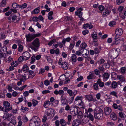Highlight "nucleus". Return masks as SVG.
Instances as JSON below:
<instances>
[{"label":"nucleus","instance_id":"1","mask_svg":"<svg viewBox=\"0 0 126 126\" xmlns=\"http://www.w3.org/2000/svg\"><path fill=\"white\" fill-rule=\"evenodd\" d=\"M32 45L30 46V47L35 52L37 51L40 45L39 39L36 38L32 42Z\"/></svg>","mask_w":126,"mask_h":126},{"label":"nucleus","instance_id":"2","mask_svg":"<svg viewBox=\"0 0 126 126\" xmlns=\"http://www.w3.org/2000/svg\"><path fill=\"white\" fill-rule=\"evenodd\" d=\"M103 110L101 109L96 111V113H95L94 116L95 118L98 119H102L103 117Z\"/></svg>","mask_w":126,"mask_h":126},{"label":"nucleus","instance_id":"3","mask_svg":"<svg viewBox=\"0 0 126 126\" xmlns=\"http://www.w3.org/2000/svg\"><path fill=\"white\" fill-rule=\"evenodd\" d=\"M14 116L10 113H8L6 114H4L3 117V118L4 120L7 119L8 121H10L12 120V118H13Z\"/></svg>","mask_w":126,"mask_h":126},{"label":"nucleus","instance_id":"4","mask_svg":"<svg viewBox=\"0 0 126 126\" xmlns=\"http://www.w3.org/2000/svg\"><path fill=\"white\" fill-rule=\"evenodd\" d=\"M33 36L32 34L30 33L28 34H26L25 37L26 39V41L28 42H31L34 39Z\"/></svg>","mask_w":126,"mask_h":126},{"label":"nucleus","instance_id":"5","mask_svg":"<svg viewBox=\"0 0 126 126\" xmlns=\"http://www.w3.org/2000/svg\"><path fill=\"white\" fill-rule=\"evenodd\" d=\"M58 64L61 65V67L64 70H66L68 68V65L67 63L66 62H63L62 63L60 61L58 62Z\"/></svg>","mask_w":126,"mask_h":126},{"label":"nucleus","instance_id":"6","mask_svg":"<svg viewBox=\"0 0 126 126\" xmlns=\"http://www.w3.org/2000/svg\"><path fill=\"white\" fill-rule=\"evenodd\" d=\"M88 118L92 121H93L94 120L93 116L91 113H89V114H88V113H85L84 120Z\"/></svg>","mask_w":126,"mask_h":126},{"label":"nucleus","instance_id":"7","mask_svg":"<svg viewBox=\"0 0 126 126\" xmlns=\"http://www.w3.org/2000/svg\"><path fill=\"white\" fill-rule=\"evenodd\" d=\"M22 56L23 60H26L30 58V57L29 53L27 51L25 52L22 54Z\"/></svg>","mask_w":126,"mask_h":126},{"label":"nucleus","instance_id":"8","mask_svg":"<svg viewBox=\"0 0 126 126\" xmlns=\"http://www.w3.org/2000/svg\"><path fill=\"white\" fill-rule=\"evenodd\" d=\"M112 51V55L114 58H116L118 55L119 54V52L120 51V50L119 48H117L114 49Z\"/></svg>","mask_w":126,"mask_h":126},{"label":"nucleus","instance_id":"9","mask_svg":"<svg viewBox=\"0 0 126 126\" xmlns=\"http://www.w3.org/2000/svg\"><path fill=\"white\" fill-rule=\"evenodd\" d=\"M32 120L35 122H34L36 126H39L40 124V119L37 116L33 117L32 118Z\"/></svg>","mask_w":126,"mask_h":126},{"label":"nucleus","instance_id":"10","mask_svg":"<svg viewBox=\"0 0 126 126\" xmlns=\"http://www.w3.org/2000/svg\"><path fill=\"white\" fill-rule=\"evenodd\" d=\"M82 10H83L82 8H79L78 9L77 11L76 12H75V15H76L78 16L79 17H81L82 16V13L81 12Z\"/></svg>","mask_w":126,"mask_h":126},{"label":"nucleus","instance_id":"11","mask_svg":"<svg viewBox=\"0 0 126 126\" xmlns=\"http://www.w3.org/2000/svg\"><path fill=\"white\" fill-rule=\"evenodd\" d=\"M104 112L107 115H109L111 112V109L109 107L106 108L104 109Z\"/></svg>","mask_w":126,"mask_h":126},{"label":"nucleus","instance_id":"12","mask_svg":"<svg viewBox=\"0 0 126 126\" xmlns=\"http://www.w3.org/2000/svg\"><path fill=\"white\" fill-rule=\"evenodd\" d=\"M123 30L122 29L118 28L116 30L115 33L116 35H121L123 33Z\"/></svg>","mask_w":126,"mask_h":126},{"label":"nucleus","instance_id":"13","mask_svg":"<svg viewBox=\"0 0 126 126\" xmlns=\"http://www.w3.org/2000/svg\"><path fill=\"white\" fill-rule=\"evenodd\" d=\"M78 105V107L79 108H84V105L83 102L81 101L79 103L75 104Z\"/></svg>","mask_w":126,"mask_h":126},{"label":"nucleus","instance_id":"14","mask_svg":"<svg viewBox=\"0 0 126 126\" xmlns=\"http://www.w3.org/2000/svg\"><path fill=\"white\" fill-rule=\"evenodd\" d=\"M78 109L76 108H74L72 111H70V112L73 115L75 116L78 114Z\"/></svg>","mask_w":126,"mask_h":126},{"label":"nucleus","instance_id":"15","mask_svg":"<svg viewBox=\"0 0 126 126\" xmlns=\"http://www.w3.org/2000/svg\"><path fill=\"white\" fill-rule=\"evenodd\" d=\"M40 8V7H39L35 9L31 12L32 14H37L40 12L39 9Z\"/></svg>","mask_w":126,"mask_h":126},{"label":"nucleus","instance_id":"16","mask_svg":"<svg viewBox=\"0 0 126 126\" xmlns=\"http://www.w3.org/2000/svg\"><path fill=\"white\" fill-rule=\"evenodd\" d=\"M117 79L121 82H124L125 80V77L122 75H118L117 76Z\"/></svg>","mask_w":126,"mask_h":126},{"label":"nucleus","instance_id":"17","mask_svg":"<svg viewBox=\"0 0 126 126\" xmlns=\"http://www.w3.org/2000/svg\"><path fill=\"white\" fill-rule=\"evenodd\" d=\"M50 101H45L44 104L43 106L45 108H49L50 105Z\"/></svg>","mask_w":126,"mask_h":126},{"label":"nucleus","instance_id":"18","mask_svg":"<svg viewBox=\"0 0 126 126\" xmlns=\"http://www.w3.org/2000/svg\"><path fill=\"white\" fill-rule=\"evenodd\" d=\"M110 117L111 119L113 120H115L117 119L116 114L114 112H112L111 114Z\"/></svg>","mask_w":126,"mask_h":126},{"label":"nucleus","instance_id":"19","mask_svg":"<svg viewBox=\"0 0 126 126\" xmlns=\"http://www.w3.org/2000/svg\"><path fill=\"white\" fill-rule=\"evenodd\" d=\"M64 93L63 91L62 90H60L59 91L56 90L54 92V94L56 95L58 94L60 95H63V94Z\"/></svg>","mask_w":126,"mask_h":126},{"label":"nucleus","instance_id":"20","mask_svg":"<svg viewBox=\"0 0 126 126\" xmlns=\"http://www.w3.org/2000/svg\"><path fill=\"white\" fill-rule=\"evenodd\" d=\"M82 97L81 96H77L75 99V101L74 103L75 104L76 103H77L78 101L80 102L82 101Z\"/></svg>","mask_w":126,"mask_h":126},{"label":"nucleus","instance_id":"21","mask_svg":"<svg viewBox=\"0 0 126 126\" xmlns=\"http://www.w3.org/2000/svg\"><path fill=\"white\" fill-rule=\"evenodd\" d=\"M97 83L101 87H103L104 86V82L101 81L100 79H98Z\"/></svg>","mask_w":126,"mask_h":126},{"label":"nucleus","instance_id":"22","mask_svg":"<svg viewBox=\"0 0 126 126\" xmlns=\"http://www.w3.org/2000/svg\"><path fill=\"white\" fill-rule=\"evenodd\" d=\"M119 115L123 120H124L125 119L126 116L125 114L123 112H119Z\"/></svg>","mask_w":126,"mask_h":126},{"label":"nucleus","instance_id":"23","mask_svg":"<svg viewBox=\"0 0 126 126\" xmlns=\"http://www.w3.org/2000/svg\"><path fill=\"white\" fill-rule=\"evenodd\" d=\"M118 75H117L116 73L113 72L111 74V77L112 79L114 80L117 78V76Z\"/></svg>","mask_w":126,"mask_h":126},{"label":"nucleus","instance_id":"24","mask_svg":"<svg viewBox=\"0 0 126 126\" xmlns=\"http://www.w3.org/2000/svg\"><path fill=\"white\" fill-rule=\"evenodd\" d=\"M86 46L87 44L85 43H83L81 44L79 47V49L80 50H82V49H84Z\"/></svg>","mask_w":126,"mask_h":126},{"label":"nucleus","instance_id":"25","mask_svg":"<svg viewBox=\"0 0 126 126\" xmlns=\"http://www.w3.org/2000/svg\"><path fill=\"white\" fill-rule=\"evenodd\" d=\"M114 39H115L114 44L116 45H117L119 43L120 40V38L119 37H117L116 35H115Z\"/></svg>","mask_w":126,"mask_h":126},{"label":"nucleus","instance_id":"26","mask_svg":"<svg viewBox=\"0 0 126 126\" xmlns=\"http://www.w3.org/2000/svg\"><path fill=\"white\" fill-rule=\"evenodd\" d=\"M85 97L89 101H90L92 100L93 97L91 95H85Z\"/></svg>","mask_w":126,"mask_h":126},{"label":"nucleus","instance_id":"27","mask_svg":"<svg viewBox=\"0 0 126 126\" xmlns=\"http://www.w3.org/2000/svg\"><path fill=\"white\" fill-rule=\"evenodd\" d=\"M0 51L3 54L5 52H6L7 51V48L6 46H4L1 47L0 49Z\"/></svg>","mask_w":126,"mask_h":126},{"label":"nucleus","instance_id":"28","mask_svg":"<svg viewBox=\"0 0 126 126\" xmlns=\"http://www.w3.org/2000/svg\"><path fill=\"white\" fill-rule=\"evenodd\" d=\"M118 85L117 83L115 81H113L111 84V88L113 89L115 88Z\"/></svg>","mask_w":126,"mask_h":126},{"label":"nucleus","instance_id":"29","mask_svg":"<svg viewBox=\"0 0 126 126\" xmlns=\"http://www.w3.org/2000/svg\"><path fill=\"white\" fill-rule=\"evenodd\" d=\"M12 109V107L9 106L8 107H6L5 108V110L4 111V112H5L6 113H8L9 111L11 110Z\"/></svg>","mask_w":126,"mask_h":126},{"label":"nucleus","instance_id":"30","mask_svg":"<svg viewBox=\"0 0 126 126\" xmlns=\"http://www.w3.org/2000/svg\"><path fill=\"white\" fill-rule=\"evenodd\" d=\"M79 125V123L77 121L75 120L73 121L72 126H78Z\"/></svg>","mask_w":126,"mask_h":126},{"label":"nucleus","instance_id":"31","mask_svg":"<svg viewBox=\"0 0 126 126\" xmlns=\"http://www.w3.org/2000/svg\"><path fill=\"white\" fill-rule=\"evenodd\" d=\"M110 75L108 73H105L103 75L102 77L103 79H108L109 78Z\"/></svg>","mask_w":126,"mask_h":126},{"label":"nucleus","instance_id":"32","mask_svg":"<svg viewBox=\"0 0 126 126\" xmlns=\"http://www.w3.org/2000/svg\"><path fill=\"white\" fill-rule=\"evenodd\" d=\"M101 49V47H98L96 48L94 50V51L95 54H97L99 53Z\"/></svg>","mask_w":126,"mask_h":126},{"label":"nucleus","instance_id":"33","mask_svg":"<svg viewBox=\"0 0 126 126\" xmlns=\"http://www.w3.org/2000/svg\"><path fill=\"white\" fill-rule=\"evenodd\" d=\"M61 102L62 104L66 105L67 100L65 98H63L61 99Z\"/></svg>","mask_w":126,"mask_h":126},{"label":"nucleus","instance_id":"34","mask_svg":"<svg viewBox=\"0 0 126 126\" xmlns=\"http://www.w3.org/2000/svg\"><path fill=\"white\" fill-rule=\"evenodd\" d=\"M72 60L73 62H75L76 61L77 57L76 55L73 54L71 57Z\"/></svg>","mask_w":126,"mask_h":126},{"label":"nucleus","instance_id":"35","mask_svg":"<svg viewBox=\"0 0 126 126\" xmlns=\"http://www.w3.org/2000/svg\"><path fill=\"white\" fill-rule=\"evenodd\" d=\"M60 124L62 126H64L66 124V123L63 119H62L60 120Z\"/></svg>","mask_w":126,"mask_h":126},{"label":"nucleus","instance_id":"36","mask_svg":"<svg viewBox=\"0 0 126 126\" xmlns=\"http://www.w3.org/2000/svg\"><path fill=\"white\" fill-rule=\"evenodd\" d=\"M28 108L22 106L20 109V110L24 112L26 111H28Z\"/></svg>","mask_w":126,"mask_h":126},{"label":"nucleus","instance_id":"37","mask_svg":"<svg viewBox=\"0 0 126 126\" xmlns=\"http://www.w3.org/2000/svg\"><path fill=\"white\" fill-rule=\"evenodd\" d=\"M70 40V38L69 37L67 38L66 39H63L62 41V43L63 44H65V42H69Z\"/></svg>","mask_w":126,"mask_h":126},{"label":"nucleus","instance_id":"38","mask_svg":"<svg viewBox=\"0 0 126 126\" xmlns=\"http://www.w3.org/2000/svg\"><path fill=\"white\" fill-rule=\"evenodd\" d=\"M29 68L27 65H24L23 66V70L25 72H27Z\"/></svg>","mask_w":126,"mask_h":126},{"label":"nucleus","instance_id":"39","mask_svg":"<svg viewBox=\"0 0 126 126\" xmlns=\"http://www.w3.org/2000/svg\"><path fill=\"white\" fill-rule=\"evenodd\" d=\"M77 115L79 118H81L82 117V112L81 111H79V112H78V114Z\"/></svg>","mask_w":126,"mask_h":126},{"label":"nucleus","instance_id":"40","mask_svg":"<svg viewBox=\"0 0 126 126\" xmlns=\"http://www.w3.org/2000/svg\"><path fill=\"white\" fill-rule=\"evenodd\" d=\"M35 122L34 120H32V118L30 121V123L29 124L30 126H36L34 122Z\"/></svg>","mask_w":126,"mask_h":126},{"label":"nucleus","instance_id":"41","mask_svg":"<svg viewBox=\"0 0 126 126\" xmlns=\"http://www.w3.org/2000/svg\"><path fill=\"white\" fill-rule=\"evenodd\" d=\"M98 84L97 83H94L93 85V87L94 89L95 90H98L99 89L98 88Z\"/></svg>","mask_w":126,"mask_h":126},{"label":"nucleus","instance_id":"42","mask_svg":"<svg viewBox=\"0 0 126 126\" xmlns=\"http://www.w3.org/2000/svg\"><path fill=\"white\" fill-rule=\"evenodd\" d=\"M18 7L19 8L21 9H23L26 8L27 6V4L26 3H24L21 5H18Z\"/></svg>","mask_w":126,"mask_h":126},{"label":"nucleus","instance_id":"43","mask_svg":"<svg viewBox=\"0 0 126 126\" xmlns=\"http://www.w3.org/2000/svg\"><path fill=\"white\" fill-rule=\"evenodd\" d=\"M125 1V0H117L116 2V4L119 5L121 3L124 2Z\"/></svg>","mask_w":126,"mask_h":126},{"label":"nucleus","instance_id":"44","mask_svg":"<svg viewBox=\"0 0 126 126\" xmlns=\"http://www.w3.org/2000/svg\"><path fill=\"white\" fill-rule=\"evenodd\" d=\"M110 12L108 10L106 9L105 10V12H104L103 13V15L105 16H107L110 14Z\"/></svg>","mask_w":126,"mask_h":126},{"label":"nucleus","instance_id":"45","mask_svg":"<svg viewBox=\"0 0 126 126\" xmlns=\"http://www.w3.org/2000/svg\"><path fill=\"white\" fill-rule=\"evenodd\" d=\"M3 105L4 106L6 107H8L10 106V103L7 101H5L3 102Z\"/></svg>","mask_w":126,"mask_h":126},{"label":"nucleus","instance_id":"46","mask_svg":"<svg viewBox=\"0 0 126 126\" xmlns=\"http://www.w3.org/2000/svg\"><path fill=\"white\" fill-rule=\"evenodd\" d=\"M6 0H3L1 3V5L2 7L5 6L6 4Z\"/></svg>","mask_w":126,"mask_h":126},{"label":"nucleus","instance_id":"47","mask_svg":"<svg viewBox=\"0 0 126 126\" xmlns=\"http://www.w3.org/2000/svg\"><path fill=\"white\" fill-rule=\"evenodd\" d=\"M54 110L52 109H47V112L50 114H52L54 112Z\"/></svg>","mask_w":126,"mask_h":126},{"label":"nucleus","instance_id":"48","mask_svg":"<svg viewBox=\"0 0 126 126\" xmlns=\"http://www.w3.org/2000/svg\"><path fill=\"white\" fill-rule=\"evenodd\" d=\"M92 38L94 39L93 41L94 42H96L95 40V39L97 38V34H96L94 33L92 35Z\"/></svg>","mask_w":126,"mask_h":126},{"label":"nucleus","instance_id":"49","mask_svg":"<svg viewBox=\"0 0 126 126\" xmlns=\"http://www.w3.org/2000/svg\"><path fill=\"white\" fill-rule=\"evenodd\" d=\"M11 121L9 123V125H11L12 124H13L14 125H15L16 124V121L14 119H12V120H11Z\"/></svg>","mask_w":126,"mask_h":126},{"label":"nucleus","instance_id":"50","mask_svg":"<svg viewBox=\"0 0 126 126\" xmlns=\"http://www.w3.org/2000/svg\"><path fill=\"white\" fill-rule=\"evenodd\" d=\"M11 66H13L14 67L16 66L17 65V62L16 61H14L12 62L11 64Z\"/></svg>","mask_w":126,"mask_h":126},{"label":"nucleus","instance_id":"51","mask_svg":"<svg viewBox=\"0 0 126 126\" xmlns=\"http://www.w3.org/2000/svg\"><path fill=\"white\" fill-rule=\"evenodd\" d=\"M67 93L69 94L70 96H72L73 95V93L71 90H68L67 91Z\"/></svg>","mask_w":126,"mask_h":126},{"label":"nucleus","instance_id":"52","mask_svg":"<svg viewBox=\"0 0 126 126\" xmlns=\"http://www.w3.org/2000/svg\"><path fill=\"white\" fill-rule=\"evenodd\" d=\"M38 103V101L35 100H32V104L34 106H35Z\"/></svg>","mask_w":126,"mask_h":126},{"label":"nucleus","instance_id":"53","mask_svg":"<svg viewBox=\"0 0 126 126\" xmlns=\"http://www.w3.org/2000/svg\"><path fill=\"white\" fill-rule=\"evenodd\" d=\"M116 22L114 21H112L110 22L109 25L110 26H113L116 24Z\"/></svg>","mask_w":126,"mask_h":126},{"label":"nucleus","instance_id":"54","mask_svg":"<svg viewBox=\"0 0 126 126\" xmlns=\"http://www.w3.org/2000/svg\"><path fill=\"white\" fill-rule=\"evenodd\" d=\"M126 70V68L124 67H122L121 69V72L123 74L125 73Z\"/></svg>","mask_w":126,"mask_h":126},{"label":"nucleus","instance_id":"55","mask_svg":"<svg viewBox=\"0 0 126 126\" xmlns=\"http://www.w3.org/2000/svg\"><path fill=\"white\" fill-rule=\"evenodd\" d=\"M12 16L13 17H12V20H13V22H14L16 20H17V16L15 15H12Z\"/></svg>","mask_w":126,"mask_h":126},{"label":"nucleus","instance_id":"56","mask_svg":"<svg viewBox=\"0 0 126 126\" xmlns=\"http://www.w3.org/2000/svg\"><path fill=\"white\" fill-rule=\"evenodd\" d=\"M56 41L55 39H53L52 40L49 42L48 44L49 46H51Z\"/></svg>","mask_w":126,"mask_h":126},{"label":"nucleus","instance_id":"57","mask_svg":"<svg viewBox=\"0 0 126 126\" xmlns=\"http://www.w3.org/2000/svg\"><path fill=\"white\" fill-rule=\"evenodd\" d=\"M107 126H114V124L112 122H108L107 123Z\"/></svg>","mask_w":126,"mask_h":126},{"label":"nucleus","instance_id":"58","mask_svg":"<svg viewBox=\"0 0 126 126\" xmlns=\"http://www.w3.org/2000/svg\"><path fill=\"white\" fill-rule=\"evenodd\" d=\"M35 57L34 55H33L31 58L32 61L31 62V63H33L35 61Z\"/></svg>","mask_w":126,"mask_h":126},{"label":"nucleus","instance_id":"59","mask_svg":"<svg viewBox=\"0 0 126 126\" xmlns=\"http://www.w3.org/2000/svg\"><path fill=\"white\" fill-rule=\"evenodd\" d=\"M72 19V17L71 16H67L66 17L65 19L66 21L71 20Z\"/></svg>","mask_w":126,"mask_h":126},{"label":"nucleus","instance_id":"60","mask_svg":"<svg viewBox=\"0 0 126 126\" xmlns=\"http://www.w3.org/2000/svg\"><path fill=\"white\" fill-rule=\"evenodd\" d=\"M22 119L23 120V122H27L28 120V119L27 117L25 115L23 116L22 118Z\"/></svg>","mask_w":126,"mask_h":126},{"label":"nucleus","instance_id":"61","mask_svg":"<svg viewBox=\"0 0 126 126\" xmlns=\"http://www.w3.org/2000/svg\"><path fill=\"white\" fill-rule=\"evenodd\" d=\"M94 75L92 74H90L87 77V79H92L93 78Z\"/></svg>","mask_w":126,"mask_h":126},{"label":"nucleus","instance_id":"62","mask_svg":"<svg viewBox=\"0 0 126 126\" xmlns=\"http://www.w3.org/2000/svg\"><path fill=\"white\" fill-rule=\"evenodd\" d=\"M110 94L114 95L116 96V97H118V96L117 95L115 91H112L110 93Z\"/></svg>","mask_w":126,"mask_h":126},{"label":"nucleus","instance_id":"63","mask_svg":"<svg viewBox=\"0 0 126 126\" xmlns=\"http://www.w3.org/2000/svg\"><path fill=\"white\" fill-rule=\"evenodd\" d=\"M94 71L95 74L96 75H98L100 73L99 71L97 69L95 70Z\"/></svg>","mask_w":126,"mask_h":126},{"label":"nucleus","instance_id":"64","mask_svg":"<svg viewBox=\"0 0 126 126\" xmlns=\"http://www.w3.org/2000/svg\"><path fill=\"white\" fill-rule=\"evenodd\" d=\"M82 50H79L77 51L76 52V54L78 55L79 56L81 54V51Z\"/></svg>","mask_w":126,"mask_h":126}]
</instances>
